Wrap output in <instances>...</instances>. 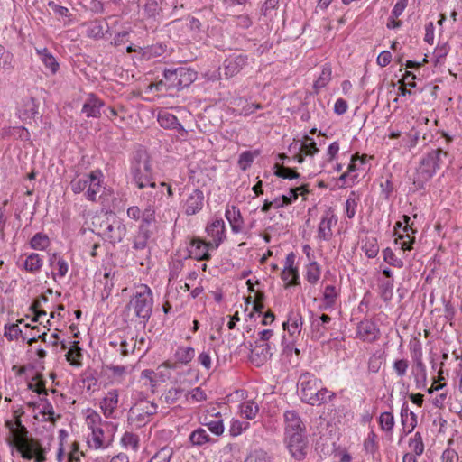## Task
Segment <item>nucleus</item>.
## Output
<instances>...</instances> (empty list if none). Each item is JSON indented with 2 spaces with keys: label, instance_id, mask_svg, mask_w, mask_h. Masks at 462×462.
Wrapping results in <instances>:
<instances>
[{
  "label": "nucleus",
  "instance_id": "1",
  "mask_svg": "<svg viewBox=\"0 0 462 462\" xmlns=\"http://www.w3.org/2000/svg\"><path fill=\"white\" fill-rule=\"evenodd\" d=\"M16 427L12 422H7L13 437L12 444L16 447L22 457L26 459L34 457L35 462H44V449L37 439L28 437V430L21 423L20 420L15 421Z\"/></svg>",
  "mask_w": 462,
  "mask_h": 462
},
{
  "label": "nucleus",
  "instance_id": "2",
  "mask_svg": "<svg viewBox=\"0 0 462 462\" xmlns=\"http://www.w3.org/2000/svg\"><path fill=\"white\" fill-rule=\"evenodd\" d=\"M299 385L302 402L312 406L320 405L334 397V393L322 387L321 381L312 374H302Z\"/></svg>",
  "mask_w": 462,
  "mask_h": 462
},
{
  "label": "nucleus",
  "instance_id": "3",
  "mask_svg": "<svg viewBox=\"0 0 462 462\" xmlns=\"http://www.w3.org/2000/svg\"><path fill=\"white\" fill-rule=\"evenodd\" d=\"M447 156V152L438 148L422 158L412 177L413 185L417 189L424 188L425 184L434 175L436 170L443 163L442 157Z\"/></svg>",
  "mask_w": 462,
  "mask_h": 462
},
{
  "label": "nucleus",
  "instance_id": "4",
  "mask_svg": "<svg viewBox=\"0 0 462 462\" xmlns=\"http://www.w3.org/2000/svg\"><path fill=\"white\" fill-rule=\"evenodd\" d=\"M134 290L133 297L127 304V308L134 310L135 316L142 319L145 323L148 321L152 312V291L149 286L142 283L136 285Z\"/></svg>",
  "mask_w": 462,
  "mask_h": 462
},
{
  "label": "nucleus",
  "instance_id": "5",
  "mask_svg": "<svg viewBox=\"0 0 462 462\" xmlns=\"http://www.w3.org/2000/svg\"><path fill=\"white\" fill-rule=\"evenodd\" d=\"M197 78V73L184 67L168 69L163 72V78L159 85H163L167 90H180L189 87Z\"/></svg>",
  "mask_w": 462,
  "mask_h": 462
},
{
  "label": "nucleus",
  "instance_id": "6",
  "mask_svg": "<svg viewBox=\"0 0 462 462\" xmlns=\"http://www.w3.org/2000/svg\"><path fill=\"white\" fill-rule=\"evenodd\" d=\"M132 175L134 181L139 189L145 187L155 188L156 184L152 180V170L150 159L145 152H137L132 166Z\"/></svg>",
  "mask_w": 462,
  "mask_h": 462
},
{
  "label": "nucleus",
  "instance_id": "7",
  "mask_svg": "<svg viewBox=\"0 0 462 462\" xmlns=\"http://www.w3.org/2000/svg\"><path fill=\"white\" fill-rule=\"evenodd\" d=\"M99 233L111 244L122 242L126 235V226L116 214L107 212L100 224Z\"/></svg>",
  "mask_w": 462,
  "mask_h": 462
},
{
  "label": "nucleus",
  "instance_id": "8",
  "mask_svg": "<svg viewBox=\"0 0 462 462\" xmlns=\"http://www.w3.org/2000/svg\"><path fill=\"white\" fill-rule=\"evenodd\" d=\"M286 448L291 456L296 460H302L306 457L309 450V441L306 433H293L285 436Z\"/></svg>",
  "mask_w": 462,
  "mask_h": 462
},
{
  "label": "nucleus",
  "instance_id": "9",
  "mask_svg": "<svg viewBox=\"0 0 462 462\" xmlns=\"http://www.w3.org/2000/svg\"><path fill=\"white\" fill-rule=\"evenodd\" d=\"M157 412V405L152 402L143 400L136 402L128 412V420L136 422L138 426L145 424L149 418Z\"/></svg>",
  "mask_w": 462,
  "mask_h": 462
},
{
  "label": "nucleus",
  "instance_id": "10",
  "mask_svg": "<svg viewBox=\"0 0 462 462\" xmlns=\"http://www.w3.org/2000/svg\"><path fill=\"white\" fill-rule=\"evenodd\" d=\"M203 206L204 194L200 189H195L183 202L182 208L187 216H193L199 213Z\"/></svg>",
  "mask_w": 462,
  "mask_h": 462
},
{
  "label": "nucleus",
  "instance_id": "11",
  "mask_svg": "<svg viewBox=\"0 0 462 462\" xmlns=\"http://www.w3.org/2000/svg\"><path fill=\"white\" fill-rule=\"evenodd\" d=\"M285 436L293 435V433H306L305 426L295 411H286L284 412Z\"/></svg>",
  "mask_w": 462,
  "mask_h": 462
},
{
  "label": "nucleus",
  "instance_id": "12",
  "mask_svg": "<svg viewBox=\"0 0 462 462\" xmlns=\"http://www.w3.org/2000/svg\"><path fill=\"white\" fill-rule=\"evenodd\" d=\"M246 55H237L226 59L222 67L225 77L229 79L238 74L240 70L246 65Z\"/></svg>",
  "mask_w": 462,
  "mask_h": 462
},
{
  "label": "nucleus",
  "instance_id": "13",
  "mask_svg": "<svg viewBox=\"0 0 462 462\" xmlns=\"http://www.w3.org/2000/svg\"><path fill=\"white\" fill-rule=\"evenodd\" d=\"M255 346L251 350L249 359L256 366H261L272 356L271 346L268 343L255 342Z\"/></svg>",
  "mask_w": 462,
  "mask_h": 462
},
{
  "label": "nucleus",
  "instance_id": "14",
  "mask_svg": "<svg viewBox=\"0 0 462 462\" xmlns=\"http://www.w3.org/2000/svg\"><path fill=\"white\" fill-rule=\"evenodd\" d=\"M102 171L100 170L92 171L88 174V189L85 197L89 201H97V194L102 187Z\"/></svg>",
  "mask_w": 462,
  "mask_h": 462
},
{
  "label": "nucleus",
  "instance_id": "15",
  "mask_svg": "<svg viewBox=\"0 0 462 462\" xmlns=\"http://www.w3.org/2000/svg\"><path fill=\"white\" fill-rule=\"evenodd\" d=\"M209 249H216L214 247L213 243L208 242L206 243L201 239L196 238L193 239L190 245V255L199 261L202 260H209L210 254L208 253Z\"/></svg>",
  "mask_w": 462,
  "mask_h": 462
},
{
  "label": "nucleus",
  "instance_id": "16",
  "mask_svg": "<svg viewBox=\"0 0 462 462\" xmlns=\"http://www.w3.org/2000/svg\"><path fill=\"white\" fill-rule=\"evenodd\" d=\"M206 231L208 236L212 238L214 247L217 248L225 238V223L223 219L213 220L207 226Z\"/></svg>",
  "mask_w": 462,
  "mask_h": 462
},
{
  "label": "nucleus",
  "instance_id": "17",
  "mask_svg": "<svg viewBox=\"0 0 462 462\" xmlns=\"http://www.w3.org/2000/svg\"><path fill=\"white\" fill-rule=\"evenodd\" d=\"M104 106V102L100 100L95 94H89L83 105L82 113L87 117H99L100 109Z\"/></svg>",
  "mask_w": 462,
  "mask_h": 462
},
{
  "label": "nucleus",
  "instance_id": "18",
  "mask_svg": "<svg viewBox=\"0 0 462 462\" xmlns=\"http://www.w3.org/2000/svg\"><path fill=\"white\" fill-rule=\"evenodd\" d=\"M337 221V219L336 218V217L330 211H327L325 215L322 217L319 226V238L325 241H328L332 236L331 227L333 225H336Z\"/></svg>",
  "mask_w": 462,
  "mask_h": 462
},
{
  "label": "nucleus",
  "instance_id": "19",
  "mask_svg": "<svg viewBox=\"0 0 462 462\" xmlns=\"http://www.w3.org/2000/svg\"><path fill=\"white\" fill-rule=\"evenodd\" d=\"M18 116L21 120L26 121L32 118L37 114V105L32 97L22 99L18 106Z\"/></svg>",
  "mask_w": 462,
  "mask_h": 462
},
{
  "label": "nucleus",
  "instance_id": "20",
  "mask_svg": "<svg viewBox=\"0 0 462 462\" xmlns=\"http://www.w3.org/2000/svg\"><path fill=\"white\" fill-rule=\"evenodd\" d=\"M302 317L299 311H290L287 321L283 322L282 327L291 336L300 334L302 328Z\"/></svg>",
  "mask_w": 462,
  "mask_h": 462
},
{
  "label": "nucleus",
  "instance_id": "21",
  "mask_svg": "<svg viewBox=\"0 0 462 462\" xmlns=\"http://www.w3.org/2000/svg\"><path fill=\"white\" fill-rule=\"evenodd\" d=\"M406 226L403 227V232L405 234L399 235L398 237L395 239V244L400 245V248L403 251L411 250V245L414 242V236H411L409 234V230H411L412 234L414 231L411 229V227L409 226V221L411 220V217L409 216L403 215L402 217Z\"/></svg>",
  "mask_w": 462,
  "mask_h": 462
},
{
  "label": "nucleus",
  "instance_id": "22",
  "mask_svg": "<svg viewBox=\"0 0 462 462\" xmlns=\"http://www.w3.org/2000/svg\"><path fill=\"white\" fill-rule=\"evenodd\" d=\"M358 335L363 340L373 342L378 337L379 330L376 328L374 323L365 320L359 324Z\"/></svg>",
  "mask_w": 462,
  "mask_h": 462
},
{
  "label": "nucleus",
  "instance_id": "23",
  "mask_svg": "<svg viewBox=\"0 0 462 462\" xmlns=\"http://www.w3.org/2000/svg\"><path fill=\"white\" fill-rule=\"evenodd\" d=\"M225 216L229 221L232 231L234 233H239L243 229V217L240 210L236 206L227 207L226 209Z\"/></svg>",
  "mask_w": 462,
  "mask_h": 462
},
{
  "label": "nucleus",
  "instance_id": "24",
  "mask_svg": "<svg viewBox=\"0 0 462 462\" xmlns=\"http://www.w3.org/2000/svg\"><path fill=\"white\" fill-rule=\"evenodd\" d=\"M118 393L116 391H110L102 400L100 406L104 415L106 418L112 417L114 411L117 408Z\"/></svg>",
  "mask_w": 462,
  "mask_h": 462
},
{
  "label": "nucleus",
  "instance_id": "25",
  "mask_svg": "<svg viewBox=\"0 0 462 462\" xmlns=\"http://www.w3.org/2000/svg\"><path fill=\"white\" fill-rule=\"evenodd\" d=\"M158 122L163 128L177 129L179 132H185L182 125L179 123L177 117L168 111H161L158 114Z\"/></svg>",
  "mask_w": 462,
  "mask_h": 462
},
{
  "label": "nucleus",
  "instance_id": "26",
  "mask_svg": "<svg viewBox=\"0 0 462 462\" xmlns=\"http://www.w3.org/2000/svg\"><path fill=\"white\" fill-rule=\"evenodd\" d=\"M36 52L41 59L42 62L51 73H56L59 69V63L47 48L36 49Z\"/></svg>",
  "mask_w": 462,
  "mask_h": 462
},
{
  "label": "nucleus",
  "instance_id": "27",
  "mask_svg": "<svg viewBox=\"0 0 462 462\" xmlns=\"http://www.w3.org/2000/svg\"><path fill=\"white\" fill-rule=\"evenodd\" d=\"M151 236V231L144 225H140L138 234L134 240L133 248L136 251H144L147 247V241Z\"/></svg>",
  "mask_w": 462,
  "mask_h": 462
},
{
  "label": "nucleus",
  "instance_id": "28",
  "mask_svg": "<svg viewBox=\"0 0 462 462\" xmlns=\"http://www.w3.org/2000/svg\"><path fill=\"white\" fill-rule=\"evenodd\" d=\"M239 408L241 416L246 420L254 419L259 411L257 403L252 400L242 402Z\"/></svg>",
  "mask_w": 462,
  "mask_h": 462
},
{
  "label": "nucleus",
  "instance_id": "29",
  "mask_svg": "<svg viewBox=\"0 0 462 462\" xmlns=\"http://www.w3.org/2000/svg\"><path fill=\"white\" fill-rule=\"evenodd\" d=\"M42 266V260L38 254L32 253L29 254L23 263L24 269L29 273H37Z\"/></svg>",
  "mask_w": 462,
  "mask_h": 462
},
{
  "label": "nucleus",
  "instance_id": "30",
  "mask_svg": "<svg viewBox=\"0 0 462 462\" xmlns=\"http://www.w3.org/2000/svg\"><path fill=\"white\" fill-rule=\"evenodd\" d=\"M195 356V350L190 346H180L176 350V360L181 364H189Z\"/></svg>",
  "mask_w": 462,
  "mask_h": 462
},
{
  "label": "nucleus",
  "instance_id": "31",
  "mask_svg": "<svg viewBox=\"0 0 462 462\" xmlns=\"http://www.w3.org/2000/svg\"><path fill=\"white\" fill-rule=\"evenodd\" d=\"M331 321L330 316L322 314L319 317L311 319V328L313 332L322 335L327 329L326 325Z\"/></svg>",
  "mask_w": 462,
  "mask_h": 462
},
{
  "label": "nucleus",
  "instance_id": "32",
  "mask_svg": "<svg viewBox=\"0 0 462 462\" xmlns=\"http://www.w3.org/2000/svg\"><path fill=\"white\" fill-rule=\"evenodd\" d=\"M337 298V291L334 285H327L323 292L324 309H330L334 306Z\"/></svg>",
  "mask_w": 462,
  "mask_h": 462
},
{
  "label": "nucleus",
  "instance_id": "33",
  "mask_svg": "<svg viewBox=\"0 0 462 462\" xmlns=\"http://www.w3.org/2000/svg\"><path fill=\"white\" fill-rule=\"evenodd\" d=\"M81 356V348L79 346V342L74 341L72 346L66 354L67 361L69 362L71 365L79 366L81 365L79 361Z\"/></svg>",
  "mask_w": 462,
  "mask_h": 462
},
{
  "label": "nucleus",
  "instance_id": "34",
  "mask_svg": "<svg viewBox=\"0 0 462 462\" xmlns=\"http://www.w3.org/2000/svg\"><path fill=\"white\" fill-rule=\"evenodd\" d=\"M210 436L203 428H198L191 432L189 440L193 445L201 446L210 441Z\"/></svg>",
  "mask_w": 462,
  "mask_h": 462
},
{
  "label": "nucleus",
  "instance_id": "35",
  "mask_svg": "<svg viewBox=\"0 0 462 462\" xmlns=\"http://www.w3.org/2000/svg\"><path fill=\"white\" fill-rule=\"evenodd\" d=\"M362 248L367 257L374 258L379 252L377 239L375 237H366Z\"/></svg>",
  "mask_w": 462,
  "mask_h": 462
},
{
  "label": "nucleus",
  "instance_id": "36",
  "mask_svg": "<svg viewBox=\"0 0 462 462\" xmlns=\"http://www.w3.org/2000/svg\"><path fill=\"white\" fill-rule=\"evenodd\" d=\"M331 67L328 64H325L322 68V71L317 80L314 82V88L319 90L328 85L331 79Z\"/></svg>",
  "mask_w": 462,
  "mask_h": 462
},
{
  "label": "nucleus",
  "instance_id": "37",
  "mask_svg": "<svg viewBox=\"0 0 462 462\" xmlns=\"http://www.w3.org/2000/svg\"><path fill=\"white\" fill-rule=\"evenodd\" d=\"M205 426L215 435L220 436L224 432V424L221 414L217 412L214 414V418L210 422H205Z\"/></svg>",
  "mask_w": 462,
  "mask_h": 462
},
{
  "label": "nucleus",
  "instance_id": "38",
  "mask_svg": "<svg viewBox=\"0 0 462 462\" xmlns=\"http://www.w3.org/2000/svg\"><path fill=\"white\" fill-rule=\"evenodd\" d=\"M88 183V174L84 175L83 178H79V174H76L75 178L70 181L71 190L75 194H79L86 189Z\"/></svg>",
  "mask_w": 462,
  "mask_h": 462
},
{
  "label": "nucleus",
  "instance_id": "39",
  "mask_svg": "<svg viewBox=\"0 0 462 462\" xmlns=\"http://www.w3.org/2000/svg\"><path fill=\"white\" fill-rule=\"evenodd\" d=\"M320 267L317 262L308 264L306 272V279L310 283H316L320 277Z\"/></svg>",
  "mask_w": 462,
  "mask_h": 462
},
{
  "label": "nucleus",
  "instance_id": "40",
  "mask_svg": "<svg viewBox=\"0 0 462 462\" xmlns=\"http://www.w3.org/2000/svg\"><path fill=\"white\" fill-rule=\"evenodd\" d=\"M121 443L125 448L136 451L139 446V438L132 432H125L121 439Z\"/></svg>",
  "mask_w": 462,
  "mask_h": 462
},
{
  "label": "nucleus",
  "instance_id": "41",
  "mask_svg": "<svg viewBox=\"0 0 462 462\" xmlns=\"http://www.w3.org/2000/svg\"><path fill=\"white\" fill-rule=\"evenodd\" d=\"M274 167L276 168L274 173L280 178L292 180L300 177V174L291 168L278 163H276Z\"/></svg>",
  "mask_w": 462,
  "mask_h": 462
},
{
  "label": "nucleus",
  "instance_id": "42",
  "mask_svg": "<svg viewBox=\"0 0 462 462\" xmlns=\"http://www.w3.org/2000/svg\"><path fill=\"white\" fill-rule=\"evenodd\" d=\"M409 447L414 452L416 456H420L424 451V444L422 441V437L420 432H416L412 438H411L409 441Z\"/></svg>",
  "mask_w": 462,
  "mask_h": 462
},
{
  "label": "nucleus",
  "instance_id": "43",
  "mask_svg": "<svg viewBox=\"0 0 462 462\" xmlns=\"http://www.w3.org/2000/svg\"><path fill=\"white\" fill-rule=\"evenodd\" d=\"M182 395H185V391L180 387H172L169 389L164 394L163 398L165 402L169 404L175 403Z\"/></svg>",
  "mask_w": 462,
  "mask_h": 462
},
{
  "label": "nucleus",
  "instance_id": "44",
  "mask_svg": "<svg viewBox=\"0 0 462 462\" xmlns=\"http://www.w3.org/2000/svg\"><path fill=\"white\" fill-rule=\"evenodd\" d=\"M171 457L172 449L171 448L164 447L157 451L149 462H170Z\"/></svg>",
  "mask_w": 462,
  "mask_h": 462
},
{
  "label": "nucleus",
  "instance_id": "45",
  "mask_svg": "<svg viewBox=\"0 0 462 462\" xmlns=\"http://www.w3.org/2000/svg\"><path fill=\"white\" fill-rule=\"evenodd\" d=\"M383 260L388 263L390 265L402 268L403 266V262L398 258L393 250L389 247L385 248L383 251Z\"/></svg>",
  "mask_w": 462,
  "mask_h": 462
},
{
  "label": "nucleus",
  "instance_id": "46",
  "mask_svg": "<svg viewBox=\"0 0 462 462\" xmlns=\"http://www.w3.org/2000/svg\"><path fill=\"white\" fill-rule=\"evenodd\" d=\"M379 423L383 430L392 431L394 426V418L392 412H383L379 417Z\"/></svg>",
  "mask_w": 462,
  "mask_h": 462
},
{
  "label": "nucleus",
  "instance_id": "47",
  "mask_svg": "<svg viewBox=\"0 0 462 462\" xmlns=\"http://www.w3.org/2000/svg\"><path fill=\"white\" fill-rule=\"evenodd\" d=\"M30 244L33 249L42 250L48 246L49 238L47 236L38 233L35 236H33V237L31 239Z\"/></svg>",
  "mask_w": 462,
  "mask_h": 462
},
{
  "label": "nucleus",
  "instance_id": "48",
  "mask_svg": "<svg viewBox=\"0 0 462 462\" xmlns=\"http://www.w3.org/2000/svg\"><path fill=\"white\" fill-rule=\"evenodd\" d=\"M282 279L288 281L287 286L297 285L299 283V273L297 269H284L282 273Z\"/></svg>",
  "mask_w": 462,
  "mask_h": 462
},
{
  "label": "nucleus",
  "instance_id": "49",
  "mask_svg": "<svg viewBox=\"0 0 462 462\" xmlns=\"http://www.w3.org/2000/svg\"><path fill=\"white\" fill-rule=\"evenodd\" d=\"M245 462H271V458L266 452L259 449L250 453Z\"/></svg>",
  "mask_w": 462,
  "mask_h": 462
},
{
  "label": "nucleus",
  "instance_id": "50",
  "mask_svg": "<svg viewBox=\"0 0 462 462\" xmlns=\"http://www.w3.org/2000/svg\"><path fill=\"white\" fill-rule=\"evenodd\" d=\"M154 214V208L149 205L143 212H141V225H144L146 228H149V226L155 221Z\"/></svg>",
  "mask_w": 462,
  "mask_h": 462
},
{
  "label": "nucleus",
  "instance_id": "51",
  "mask_svg": "<svg viewBox=\"0 0 462 462\" xmlns=\"http://www.w3.org/2000/svg\"><path fill=\"white\" fill-rule=\"evenodd\" d=\"M0 68L4 70H11L14 68V56L10 51H5L0 56Z\"/></svg>",
  "mask_w": 462,
  "mask_h": 462
},
{
  "label": "nucleus",
  "instance_id": "52",
  "mask_svg": "<svg viewBox=\"0 0 462 462\" xmlns=\"http://www.w3.org/2000/svg\"><path fill=\"white\" fill-rule=\"evenodd\" d=\"M248 427V422L240 421L238 420H233L230 425L229 431L232 436H238Z\"/></svg>",
  "mask_w": 462,
  "mask_h": 462
},
{
  "label": "nucleus",
  "instance_id": "53",
  "mask_svg": "<svg viewBox=\"0 0 462 462\" xmlns=\"http://www.w3.org/2000/svg\"><path fill=\"white\" fill-rule=\"evenodd\" d=\"M253 161L254 154L249 151L244 152L239 156L238 165L243 171H245L251 166Z\"/></svg>",
  "mask_w": 462,
  "mask_h": 462
},
{
  "label": "nucleus",
  "instance_id": "54",
  "mask_svg": "<svg viewBox=\"0 0 462 462\" xmlns=\"http://www.w3.org/2000/svg\"><path fill=\"white\" fill-rule=\"evenodd\" d=\"M186 398H190L193 402H200L207 399V395L200 387H196L192 391L185 393Z\"/></svg>",
  "mask_w": 462,
  "mask_h": 462
},
{
  "label": "nucleus",
  "instance_id": "55",
  "mask_svg": "<svg viewBox=\"0 0 462 462\" xmlns=\"http://www.w3.org/2000/svg\"><path fill=\"white\" fill-rule=\"evenodd\" d=\"M144 11L149 17H154L161 11L157 0H148L144 5Z\"/></svg>",
  "mask_w": 462,
  "mask_h": 462
},
{
  "label": "nucleus",
  "instance_id": "56",
  "mask_svg": "<svg viewBox=\"0 0 462 462\" xmlns=\"http://www.w3.org/2000/svg\"><path fill=\"white\" fill-rule=\"evenodd\" d=\"M305 139L307 141H310L309 143H303L300 145V151L304 152L306 155H314L319 152V149L317 148L316 143L310 139L308 136H305Z\"/></svg>",
  "mask_w": 462,
  "mask_h": 462
},
{
  "label": "nucleus",
  "instance_id": "57",
  "mask_svg": "<svg viewBox=\"0 0 462 462\" xmlns=\"http://www.w3.org/2000/svg\"><path fill=\"white\" fill-rule=\"evenodd\" d=\"M22 333L19 326L17 324H12L5 327V336L9 339H16L19 335Z\"/></svg>",
  "mask_w": 462,
  "mask_h": 462
},
{
  "label": "nucleus",
  "instance_id": "58",
  "mask_svg": "<svg viewBox=\"0 0 462 462\" xmlns=\"http://www.w3.org/2000/svg\"><path fill=\"white\" fill-rule=\"evenodd\" d=\"M409 367V362L406 359H399L393 363V369L398 376L402 377Z\"/></svg>",
  "mask_w": 462,
  "mask_h": 462
},
{
  "label": "nucleus",
  "instance_id": "59",
  "mask_svg": "<svg viewBox=\"0 0 462 462\" xmlns=\"http://www.w3.org/2000/svg\"><path fill=\"white\" fill-rule=\"evenodd\" d=\"M34 380H38L36 383H30L28 384L29 389L32 390L33 392L42 394H47V391L45 388V383L44 381L40 379V374H37L34 378Z\"/></svg>",
  "mask_w": 462,
  "mask_h": 462
},
{
  "label": "nucleus",
  "instance_id": "60",
  "mask_svg": "<svg viewBox=\"0 0 462 462\" xmlns=\"http://www.w3.org/2000/svg\"><path fill=\"white\" fill-rule=\"evenodd\" d=\"M135 347H136V341H134V338H131V340L129 342L126 340H123L120 343V353L122 356H125L130 352H133Z\"/></svg>",
  "mask_w": 462,
  "mask_h": 462
},
{
  "label": "nucleus",
  "instance_id": "61",
  "mask_svg": "<svg viewBox=\"0 0 462 462\" xmlns=\"http://www.w3.org/2000/svg\"><path fill=\"white\" fill-rule=\"evenodd\" d=\"M81 456H83V453L79 451V444L74 442L69 454L68 462H80Z\"/></svg>",
  "mask_w": 462,
  "mask_h": 462
},
{
  "label": "nucleus",
  "instance_id": "62",
  "mask_svg": "<svg viewBox=\"0 0 462 462\" xmlns=\"http://www.w3.org/2000/svg\"><path fill=\"white\" fill-rule=\"evenodd\" d=\"M103 430L100 428L93 429L92 430V440L96 448L103 447Z\"/></svg>",
  "mask_w": 462,
  "mask_h": 462
},
{
  "label": "nucleus",
  "instance_id": "63",
  "mask_svg": "<svg viewBox=\"0 0 462 462\" xmlns=\"http://www.w3.org/2000/svg\"><path fill=\"white\" fill-rule=\"evenodd\" d=\"M392 60V54L388 51H382L377 57V64L381 67H386Z\"/></svg>",
  "mask_w": 462,
  "mask_h": 462
},
{
  "label": "nucleus",
  "instance_id": "64",
  "mask_svg": "<svg viewBox=\"0 0 462 462\" xmlns=\"http://www.w3.org/2000/svg\"><path fill=\"white\" fill-rule=\"evenodd\" d=\"M458 458V455L456 450L447 448L444 450L441 456L442 462H455Z\"/></svg>",
  "mask_w": 462,
  "mask_h": 462
}]
</instances>
